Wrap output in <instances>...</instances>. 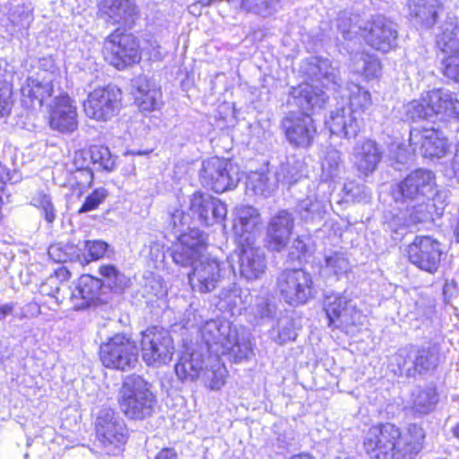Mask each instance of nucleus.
<instances>
[{"instance_id":"obj_1","label":"nucleus","mask_w":459,"mask_h":459,"mask_svg":"<svg viewBox=\"0 0 459 459\" xmlns=\"http://www.w3.org/2000/svg\"><path fill=\"white\" fill-rule=\"evenodd\" d=\"M310 82L293 88V104L302 112H290L281 122L287 141L294 147H309L316 134L314 120L308 112L321 109L328 100L326 92L320 89L336 91L341 88L340 72L328 59L311 61L307 67Z\"/></svg>"},{"instance_id":"obj_2","label":"nucleus","mask_w":459,"mask_h":459,"mask_svg":"<svg viewBox=\"0 0 459 459\" xmlns=\"http://www.w3.org/2000/svg\"><path fill=\"white\" fill-rule=\"evenodd\" d=\"M345 91L343 96L349 99V107L333 110L325 123L331 134L349 140L359 133L362 119L358 115L372 105V100L368 91L353 82L347 84Z\"/></svg>"},{"instance_id":"obj_3","label":"nucleus","mask_w":459,"mask_h":459,"mask_svg":"<svg viewBox=\"0 0 459 459\" xmlns=\"http://www.w3.org/2000/svg\"><path fill=\"white\" fill-rule=\"evenodd\" d=\"M201 334L207 350L217 356L229 355L237 362L252 353L249 336L244 331L239 333L229 322L207 321L201 328Z\"/></svg>"},{"instance_id":"obj_4","label":"nucleus","mask_w":459,"mask_h":459,"mask_svg":"<svg viewBox=\"0 0 459 459\" xmlns=\"http://www.w3.org/2000/svg\"><path fill=\"white\" fill-rule=\"evenodd\" d=\"M152 387V385L139 375H128L123 379L117 401L128 419L142 420L152 415L157 399Z\"/></svg>"},{"instance_id":"obj_5","label":"nucleus","mask_w":459,"mask_h":459,"mask_svg":"<svg viewBox=\"0 0 459 459\" xmlns=\"http://www.w3.org/2000/svg\"><path fill=\"white\" fill-rule=\"evenodd\" d=\"M440 359L441 349L437 343L421 348L403 347L390 358V367L394 375L411 377L436 369Z\"/></svg>"},{"instance_id":"obj_6","label":"nucleus","mask_w":459,"mask_h":459,"mask_svg":"<svg viewBox=\"0 0 459 459\" xmlns=\"http://www.w3.org/2000/svg\"><path fill=\"white\" fill-rule=\"evenodd\" d=\"M402 444L400 429L391 423L373 426L368 429L364 439L367 454L376 459L406 455L409 449Z\"/></svg>"},{"instance_id":"obj_7","label":"nucleus","mask_w":459,"mask_h":459,"mask_svg":"<svg viewBox=\"0 0 459 459\" xmlns=\"http://www.w3.org/2000/svg\"><path fill=\"white\" fill-rule=\"evenodd\" d=\"M141 349L143 361L155 368L170 362L175 352L170 333L159 326L148 327L142 332Z\"/></svg>"},{"instance_id":"obj_8","label":"nucleus","mask_w":459,"mask_h":459,"mask_svg":"<svg viewBox=\"0 0 459 459\" xmlns=\"http://www.w3.org/2000/svg\"><path fill=\"white\" fill-rule=\"evenodd\" d=\"M97 439L108 455H117L128 438L124 420L112 409H103L96 420Z\"/></svg>"},{"instance_id":"obj_9","label":"nucleus","mask_w":459,"mask_h":459,"mask_svg":"<svg viewBox=\"0 0 459 459\" xmlns=\"http://www.w3.org/2000/svg\"><path fill=\"white\" fill-rule=\"evenodd\" d=\"M436 193V178L431 170L417 169L394 188L395 202H425Z\"/></svg>"},{"instance_id":"obj_10","label":"nucleus","mask_w":459,"mask_h":459,"mask_svg":"<svg viewBox=\"0 0 459 459\" xmlns=\"http://www.w3.org/2000/svg\"><path fill=\"white\" fill-rule=\"evenodd\" d=\"M100 359L106 368L130 370L138 362V349L134 341L117 334L100 346Z\"/></svg>"},{"instance_id":"obj_11","label":"nucleus","mask_w":459,"mask_h":459,"mask_svg":"<svg viewBox=\"0 0 459 459\" xmlns=\"http://www.w3.org/2000/svg\"><path fill=\"white\" fill-rule=\"evenodd\" d=\"M200 179L204 186L216 193L235 188L239 182L238 168L229 160L212 157L203 161Z\"/></svg>"},{"instance_id":"obj_12","label":"nucleus","mask_w":459,"mask_h":459,"mask_svg":"<svg viewBox=\"0 0 459 459\" xmlns=\"http://www.w3.org/2000/svg\"><path fill=\"white\" fill-rule=\"evenodd\" d=\"M277 288L284 301L291 306L307 303L313 298L314 282L303 269H286L277 279Z\"/></svg>"},{"instance_id":"obj_13","label":"nucleus","mask_w":459,"mask_h":459,"mask_svg":"<svg viewBox=\"0 0 459 459\" xmlns=\"http://www.w3.org/2000/svg\"><path fill=\"white\" fill-rule=\"evenodd\" d=\"M104 56L108 63L122 70L141 60L139 44L133 34L118 30L110 34L104 42Z\"/></svg>"},{"instance_id":"obj_14","label":"nucleus","mask_w":459,"mask_h":459,"mask_svg":"<svg viewBox=\"0 0 459 459\" xmlns=\"http://www.w3.org/2000/svg\"><path fill=\"white\" fill-rule=\"evenodd\" d=\"M122 91L115 85L95 89L83 102L86 116L97 121H108L121 108Z\"/></svg>"},{"instance_id":"obj_15","label":"nucleus","mask_w":459,"mask_h":459,"mask_svg":"<svg viewBox=\"0 0 459 459\" xmlns=\"http://www.w3.org/2000/svg\"><path fill=\"white\" fill-rule=\"evenodd\" d=\"M324 310L328 318V326L348 330L362 324L363 316L353 300L344 294L331 293L325 297Z\"/></svg>"},{"instance_id":"obj_16","label":"nucleus","mask_w":459,"mask_h":459,"mask_svg":"<svg viewBox=\"0 0 459 459\" xmlns=\"http://www.w3.org/2000/svg\"><path fill=\"white\" fill-rule=\"evenodd\" d=\"M359 27L363 29L366 42L378 51L386 53L397 46V25L384 15H374Z\"/></svg>"},{"instance_id":"obj_17","label":"nucleus","mask_w":459,"mask_h":459,"mask_svg":"<svg viewBox=\"0 0 459 459\" xmlns=\"http://www.w3.org/2000/svg\"><path fill=\"white\" fill-rule=\"evenodd\" d=\"M409 261L419 269L435 273L440 265V243L428 236H417L407 247Z\"/></svg>"},{"instance_id":"obj_18","label":"nucleus","mask_w":459,"mask_h":459,"mask_svg":"<svg viewBox=\"0 0 459 459\" xmlns=\"http://www.w3.org/2000/svg\"><path fill=\"white\" fill-rule=\"evenodd\" d=\"M409 144L413 152L426 158H442L447 152V139L433 127H413L410 131Z\"/></svg>"},{"instance_id":"obj_19","label":"nucleus","mask_w":459,"mask_h":459,"mask_svg":"<svg viewBox=\"0 0 459 459\" xmlns=\"http://www.w3.org/2000/svg\"><path fill=\"white\" fill-rule=\"evenodd\" d=\"M221 279V264L216 257L209 255L202 256L188 273L192 290L201 293L214 290Z\"/></svg>"},{"instance_id":"obj_20","label":"nucleus","mask_w":459,"mask_h":459,"mask_svg":"<svg viewBox=\"0 0 459 459\" xmlns=\"http://www.w3.org/2000/svg\"><path fill=\"white\" fill-rule=\"evenodd\" d=\"M429 117L431 121L459 119V100L446 89H433L424 95Z\"/></svg>"},{"instance_id":"obj_21","label":"nucleus","mask_w":459,"mask_h":459,"mask_svg":"<svg viewBox=\"0 0 459 459\" xmlns=\"http://www.w3.org/2000/svg\"><path fill=\"white\" fill-rule=\"evenodd\" d=\"M56 76H43L40 73L29 77L22 86V102L30 108H41L55 95L54 81Z\"/></svg>"},{"instance_id":"obj_22","label":"nucleus","mask_w":459,"mask_h":459,"mask_svg":"<svg viewBox=\"0 0 459 459\" xmlns=\"http://www.w3.org/2000/svg\"><path fill=\"white\" fill-rule=\"evenodd\" d=\"M189 210L201 224L206 226L224 221L227 215L226 205L208 194H194L190 199Z\"/></svg>"},{"instance_id":"obj_23","label":"nucleus","mask_w":459,"mask_h":459,"mask_svg":"<svg viewBox=\"0 0 459 459\" xmlns=\"http://www.w3.org/2000/svg\"><path fill=\"white\" fill-rule=\"evenodd\" d=\"M293 228V215L287 210L278 212L267 225L265 237L267 248L275 252L282 251L290 242Z\"/></svg>"},{"instance_id":"obj_24","label":"nucleus","mask_w":459,"mask_h":459,"mask_svg":"<svg viewBox=\"0 0 459 459\" xmlns=\"http://www.w3.org/2000/svg\"><path fill=\"white\" fill-rule=\"evenodd\" d=\"M50 126L61 133H72L78 126L76 107L67 94L55 96L51 106Z\"/></svg>"},{"instance_id":"obj_25","label":"nucleus","mask_w":459,"mask_h":459,"mask_svg":"<svg viewBox=\"0 0 459 459\" xmlns=\"http://www.w3.org/2000/svg\"><path fill=\"white\" fill-rule=\"evenodd\" d=\"M261 223L262 219L257 209L249 205L238 207L233 230L238 244L255 243Z\"/></svg>"},{"instance_id":"obj_26","label":"nucleus","mask_w":459,"mask_h":459,"mask_svg":"<svg viewBox=\"0 0 459 459\" xmlns=\"http://www.w3.org/2000/svg\"><path fill=\"white\" fill-rule=\"evenodd\" d=\"M99 16L110 24H131L138 14L134 0H100Z\"/></svg>"},{"instance_id":"obj_27","label":"nucleus","mask_w":459,"mask_h":459,"mask_svg":"<svg viewBox=\"0 0 459 459\" xmlns=\"http://www.w3.org/2000/svg\"><path fill=\"white\" fill-rule=\"evenodd\" d=\"M238 267L240 275L247 281L256 280L265 270L264 254L255 243L238 244Z\"/></svg>"},{"instance_id":"obj_28","label":"nucleus","mask_w":459,"mask_h":459,"mask_svg":"<svg viewBox=\"0 0 459 459\" xmlns=\"http://www.w3.org/2000/svg\"><path fill=\"white\" fill-rule=\"evenodd\" d=\"M104 284L99 278L89 274L82 275L72 292V299L78 308H85L104 303L102 299Z\"/></svg>"},{"instance_id":"obj_29","label":"nucleus","mask_w":459,"mask_h":459,"mask_svg":"<svg viewBox=\"0 0 459 459\" xmlns=\"http://www.w3.org/2000/svg\"><path fill=\"white\" fill-rule=\"evenodd\" d=\"M381 158L382 152L374 141L366 140L357 143L353 148V165L357 171L364 177H368L377 169Z\"/></svg>"},{"instance_id":"obj_30","label":"nucleus","mask_w":459,"mask_h":459,"mask_svg":"<svg viewBox=\"0 0 459 459\" xmlns=\"http://www.w3.org/2000/svg\"><path fill=\"white\" fill-rule=\"evenodd\" d=\"M205 365L204 353L200 350L184 352L175 366V372L182 381H195L203 375Z\"/></svg>"},{"instance_id":"obj_31","label":"nucleus","mask_w":459,"mask_h":459,"mask_svg":"<svg viewBox=\"0 0 459 459\" xmlns=\"http://www.w3.org/2000/svg\"><path fill=\"white\" fill-rule=\"evenodd\" d=\"M409 14L416 26L430 29L437 22L439 0H411L408 4Z\"/></svg>"},{"instance_id":"obj_32","label":"nucleus","mask_w":459,"mask_h":459,"mask_svg":"<svg viewBox=\"0 0 459 459\" xmlns=\"http://www.w3.org/2000/svg\"><path fill=\"white\" fill-rule=\"evenodd\" d=\"M134 100L144 111H152L158 108L161 93L151 84L145 76H138L132 82Z\"/></svg>"},{"instance_id":"obj_33","label":"nucleus","mask_w":459,"mask_h":459,"mask_svg":"<svg viewBox=\"0 0 459 459\" xmlns=\"http://www.w3.org/2000/svg\"><path fill=\"white\" fill-rule=\"evenodd\" d=\"M437 45L445 54L459 51V24L457 20L448 17L437 29Z\"/></svg>"},{"instance_id":"obj_34","label":"nucleus","mask_w":459,"mask_h":459,"mask_svg":"<svg viewBox=\"0 0 459 459\" xmlns=\"http://www.w3.org/2000/svg\"><path fill=\"white\" fill-rule=\"evenodd\" d=\"M418 203V205L411 206V208L407 209L406 212H400L394 215L389 223L390 227L394 229V231L398 233L400 229L408 228L430 219V212L428 211L425 203Z\"/></svg>"},{"instance_id":"obj_35","label":"nucleus","mask_w":459,"mask_h":459,"mask_svg":"<svg viewBox=\"0 0 459 459\" xmlns=\"http://www.w3.org/2000/svg\"><path fill=\"white\" fill-rule=\"evenodd\" d=\"M191 239V236H179L178 242L171 249L170 255L173 262L182 267L191 266L193 268L195 263L204 255L200 253L199 249L189 247Z\"/></svg>"},{"instance_id":"obj_36","label":"nucleus","mask_w":459,"mask_h":459,"mask_svg":"<svg viewBox=\"0 0 459 459\" xmlns=\"http://www.w3.org/2000/svg\"><path fill=\"white\" fill-rule=\"evenodd\" d=\"M48 254L56 263L78 262L82 265L89 263V258L82 254V249L72 243L52 244L48 247Z\"/></svg>"},{"instance_id":"obj_37","label":"nucleus","mask_w":459,"mask_h":459,"mask_svg":"<svg viewBox=\"0 0 459 459\" xmlns=\"http://www.w3.org/2000/svg\"><path fill=\"white\" fill-rule=\"evenodd\" d=\"M343 170L342 153L333 148L325 151L321 160V180L333 181L340 177Z\"/></svg>"},{"instance_id":"obj_38","label":"nucleus","mask_w":459,"mask_h":459,"mask_svg":"<svg viewBox=\"0 0 459 459\" xmlns=\"http://www.w3.org/2000/svg\"><path fill=\"white\" fill-rule=\"evenodd\" d=\"M214 357H209V364L205 365L203 373L204 381L212 390L221 389L225 382L228 371L220 360V356L214 354Z\"/></svg>"},{"instance_id":"obj_39","label":"nucleus","mask_w":459,"mask_h":459,"mask_svg":"<svg viewBox=\"0 0 459 459\" xmlns=\"http://www.w3.org/2000/svg\"><path fill=\"white\" fill-rule=\"evenodd\" d=\"M412 409L419 414H428L432 411L438 402V394L436 388L427 385L418 388L411 394Z\"/></svg>"},{"instance_id":"obj_40","label":"nucleus","mask_w":459,"mask_h":459,"mask_svg":"<svg viewBox=\"0 0 459 459\" xmlns=\"http://www.w3.org/2000/svg\"><path fill=\"white\" fill-rule=\"evenodd\" d=\"M351 67L354 73L363 74L367 78H373L378 75L381 65L375 55L361 52L353 55Z\"/></svg>"},{"instance_id":"obj_41","label":"nucleus","mask_w":459,"mask_h":459,"mask_svg":"<svg viewBox=\"0 0 459 459\" xmlns=\"http://www.w3.org/2000/svg\"><path fill=\"white\" fill-rule=\"evenodd\" d=\"M279 313L277 303L269 297L257 298L252 308V314L257 325H263L276 319Z\"/></svg>"},{"instance_id":"obj_42","label":"nucleus","mask_w":459,"mask_h":459,"mask_svg":"<svg viewBox=\"0 0 459 459\" xmlns=\"http://www.w3.org/2000/svg\"><path fill=\"white\" fill-rule=\"evenodd\" d=\"M295 212L302 221H312L322 219L325 210L323 202L315 195H307L298 203Z\"/></svg>"},{"instance_id":"obj_43","label":"nucleus","mask_w":459,"mask_h":459,"mask_svg":"<svg viewBox=\"0 0 459 459\" xmlns=\"http://www.w3.org/2000/svg\"><path fill=\"white\" fill-rule=\"evenodd\" d=\"M324 268L338 277L351 271V264L346 254L341 251H331L325 255Z\"/></svg>"},{"instance_id":"obj_44","label":"nucleus","mask_w":459,"mask_h":459,"mask_svg":"<svg viewBox=\"0 0 459 459\" xmlns=\"http://www.w3.org/2000/svg\"><path fill=\"white\" fill-rule=\"evenodd\" d=\"M303 162L299 160H288L282 163L276 172L277 181L292 185L297 183L304 176Z\"/></svg>"},{"instance_id":"obj_45","label":"nucleus","mask_w":459,"mask_h":459,"mask_svg":"<svg viewBox=\"0 0 459 459\" xmlns=\"http://www.w3.org/2000/svg\"><path fill=\"white\" fill-rule=\"evenodd\" d=\"M314 251L315 245L312 238L308 235L299 236L290 248L289 259L299 263L306 262Z\"/></svg>"},{"instance_id":"obj_46","label":"nucleus","mask_w":459,"mask_h":459,"mask_svg":"<svg viewBox=\"0 0 459 459\" xmlns=\"http://www.w3.org/2000/svg\"><path fill=\"white\" fill-rule=\"evenodd\" d=\"M99 273L105 279L107 286L116 292L122 291L129 284V279L115 265H101Z\"/></svg>"},{"instance_id":"obj_47","label":"nucleus","mask_w":459,"mask_h":459,"mask_svg":"<svg viewBox=\"0 0 459 459\" xmlns=\"http://www.w3.org/2000/svg\"><path fill=\"white\" fill-rule=\"evenodd\" d=\"M359 25H365V22L360 19L359 14H353L344 11L338 16L337 26L344 39H351L353 34H357L359 31L361 32L362 35L363 29H360Z\"/></svg>"},{"instance_id":"obj_48","label":"nucleus","mask_w":459,"mask_h":459,"mask_svg":"<svg viewBox=\"0 0 459 459\" xmlns=\"http://www.w3.org/2000/svg\"><path fill=\"white\" fill-rule=\"evenodd\" d=\"M91 163L100 169L111 171L116 165V157L109 149L102 145H93L88 152Z\"/></svg>"},{"instance_id":"obj_49","label":"nucleus","mask_w":459,"mask_h":459,"mask_svg":"<svg viewBox=\"0 0 459 459\" xmlns=\"http://www.w3.org/2000/svg\"><path fill=\"white\" fill-rule=\"evenodd\" d=\"M401 119L407 122H415L420 119L429 120L427 105L424 101V95L420 100H412L404 104L401 108Z\"/></svg>"},{"instance_id":"obj_50","label":"nucleus","mask_w":459,"mask_h":459,"mask_svg":"<svg viewBox=\"0 0 459 459\" xmlns=\"http://www.w3.org/2000/svg\"><path fill=\"white\" fill-rule=\"evenodd\" d=\"M280 0H239L240 8L262 17H268L276 11V4Z\"/></svg>"},{"instance_id":"obj_51","label":"nucleus","mask_w":459,"mask_h":459,"mask_svg":"<svg viewBox=\"0 0 459 459\" xmlns=\"http://www.w3.org/2000/svg\"><path fill=\"white\" fill-rule=\"evenodd\" d=\"M246 186L255 195H266L273 190V184L270 182L266 173L254 171L247 176Z\"/></svg>"},{"instance_id":"obj_52","label":"nucleus","mask_w":459,"mask_h":459,"mask_svg":"<svg viewBox=\"0 0 459 459\" xmlns=\"http://www.w3.org/2000/svg\"><path fill=\"white\" fill-rule=\"evenodd\" d=\"M9 20L14 26L28 28L33 20L30 7L23 3H18L10 9Z\"/></svg>"},{"instance_id":"obj_53","label":"nucleus","mask_w":459,"mask_h":459,"mask_svg":"<svg viewBox=\"0 0 459 459\" xmlns=\"http://www.w3.org/2000/svg\"><path fill=\"white\" fill-rule=\"evenodd\" d=\"M32 204L42 212V215L48 223H53L56 218V210L52 203L50 195L44 192H39L32 198Z\"/></svg>"},{"instance_id":"obj_54","label":"nucleus","mask_w":459,"mask_h":459,"mask_svg":"<svg viewBox=\"0 0 459 459\" xmlns=\"http://www.w3.org/2000/svg\"><path fill=\"white\" fill-rule=\"evenodd\" d=\"M278 334L274 341L279 344H284L290 341H294L297 337L295 324L289 317L279 318L277 322Z\"/></svg>"},{"instance_id":"obj_55","label":"nucleus","mask_w":459,"mask_h":459,"mask_svg":"<svg viewBox=\"0 0 459 459\" xmlns=\"http://www.w3.org/2000/svg\"><path fill=\"white\" fill-rule=\"evenodd\" d=\"M442 72L446 78L459 82V50L442 60Z\"/></svg>"},{"instance_id":"obj_56","label":"nucleus","mask_w":459,"mask_h":459,"mask_svg":"<svg viewBox=\"0 0 459 459\" xmlns=\"http://www.w3.org/2000/svg\"><path fill=\"white\" fill-rule=\"evenodd\" d=\"M13 105L11 86L4 81H0V118L7 117Z\"/></svg>"},{"instance_id":"obj_57","label":"nucleus","mask_w":459,"mask_h":459,"mask_svg":"<svg viewBox=\"0 0 459 459\" xmlns=\"http://www.w3.org/2000/svg\"><path fill=\"white\" fill-rule=\"evenodd\" d=\"M107 190L105 188H98L88 195L79 209L80 213L88 212L98 208V206L106 199Z\"/></svg>"},{"instance_id":"obj_58","label":"nucleus","mask_w":459,"mask_h":459,"mask_svg":"<svg viewBox=\"0 0 459 459\" xmlns=\"http://www.w3.org/2000/svg\"><path fill=\"white\" fill-rule=\"evenodd\" d=\"M108 247V243L102 240H87L84 242V249L88 252V256L90 257L89 262L102 258Z\"/></svg>"},{"instance_id":"obj_59","label":"nucleus","mask_w":459,"mask_h":459,"mask_svg":"<svg viewBox=\"0 0 459 459\" xmlns=\"http://www.w3.org/2000/svg\"><path fill=\"white\" fill-rule=\"evenodd\" d=\"M408 432L411 436V440L402 445L409 449L408 454L417 453L420 448V441L424 438L423 429L416 424H411Z\"/></svg>"},{"instance_id":"obj_60","label":"nucleus","mask_w":459,"mask_h":459,"mask_svg":"<svg viewBox=\"0 0 459 459\" xmlns=\"http://www.w3.org/2000/svg\"><path fill=\"white\" fill-rule=\"evenodd\" d=\"M169 219L172 229L177 232H180L186 226H189L192 220L190 214L179 209L169 213Z\"/></svg>"},{"instance_id":"obj_61","label":"nucleus","mask_w":459,"mask_h":459,"mask_svg":"<svg viewBox=\"0 0 459 459\" xmlns=\"http://www.w3.org/2000/svg\"><path fill=\"white\" fill-rule=\"evenodd\" d=\"M180 236H191L192 239L189 241V247L193 249H199L200 253H203L204 249L207 245V236L204 231L193 228L188 232L182 233Z\"/></svg>"},{"instance_id":"obj_62","label":"nucleus","mask_w":459,"mask_h":459,"mask_svg":"<svg viewBox=\"0 0 459 459\" xmlns=\"http://www.w3.org/2000/svg\"><path fill=\"white\" fill-rule=\"evenodd\" d=\"M347 194L357 202H367L370 197L369 189L364 185L350 183L344 186Z\"/></svg>"},{"instance_id":"obj_63","label":"nucleus","mask_w":459,"mask_h":459,"mask_svg":"<svg viewBox=\"0 0 459 459\" xmlns=\"http://www.w3.org/2000/svg\"><path fill=\"white\" fill-rule=\"evenodd\" d=\"M146 291L157 298L163 297L166 294L165 287L160 279H152L145 286Z\"/></svg>"},{"instance_id":"obj_64","label":"nucleus","mask_w":459,"mask_h":459,"mask_svg":"<svg viewBox=\"0 0 459 459\" xmlns=\"http://www.w3.org/2000/svg\"><path fill=\"white\" fill-rule=\"evenodd\" d=\"M39 72L43 76L49 77L50 74H53L56 77V65L54 60L51 57H43L39 59Z\"/></svg>"}]
</instances>
